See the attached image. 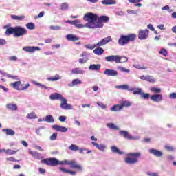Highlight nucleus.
Returning a JSON list of instances; mask_svg holds the SVG:
<instances>
[{
	"label": "nucleus",
	"mask_w": 176,
	"mask_h": 176,
	"mask_svg": "<svg viewBox=\"0 0 176 176\" xmlns=\"http://www.w3.org/2000/svg\"><path fill=\"white\" fill-rule=\"evenodd\" d=\"M135 68H137V69H146V66H144V65H137L135 66Z\"/></svg>",
	"instance_id": "57"
},
{
	"label": "nucleus",
	"mask_w": 176,
	"mask_h": 176,
	"mask_svg": "<svg viewBox=\"0 0 176 176\" xmlns=\"http://www.w3.org/2000/svg\"><path fill=\"white\" fill-rule=\"evenodd\" d=\"M111 151L113 153H118V155H123V152L120 151V150H119V148H118V147L113 146H111Z\"/></svg>",
	"instance_id": "36"
},
{
	"label": "nucleus",
	"mask_w": 176,
	"mask_h": 176,
	"mask_svg": "<svg viewBox=\"0 0 176 176\" xmlns=\"http://www.w3.org/2000/svg\"><path fill=\"white\" fill-rule=\"evenodd\" d=\"M41 163L50 166L51 167H56V166H71L72 168L79 170L82 171V166L77 164L75 161L63 160L59 161L57 158H46L41 160Z\"/></svg>",
	"instance_id": "1"
},
{
	"label": "nucleus",
	"mask_w": 176,
	"mask_h": 176,
	"mask_svg": "<svg viewBox=\"0 0 176 176\" xmlns=\"http://www.w3.org/2000/svg\"><path fill=\"white\" fill-rule=\"evenodd\" d=\"M6 160L8 162H18L17 160H16V159H14V157H12L7 158Z\"/></svg>",
	"instance_id": "64"
},
{
	"label": "nucleus",
	"mask_w": 176,
	"mask_h": 176,
	"mask_svg": "<svg viewBox=\"0 0 176 176\" xmlns=\"http://www.w3.org/2000/svg\"><path fill=\"white\" fill-rule=\"evenodd\" d=\"M85 47H86V49H89L91 50H93V49H96V47H98V45H97V44H87L85 45Z\"/></svg>",
	"instance_id": "40"
},
{
	"label": "nucleus",
	"mask_w": 176,
	"mask_h": 176,
	"mask_svg": "<svg viewBox=\"0 0 176 176\" xmlns=\"http://www.w3.org/2000/svg\"><path fill=\"white\" fill-rule=\"evenodd\" d=\"M92 145H94V146H96V148H97V149H98V151H101L102 152H104L105 151V148H107V146L104 144H98L96 142H93Z\"/></svg>",
	"instance_id": "20"
},
{
	"label": "nucleus",
	"mask_w": 176,
	"mask_h": 176,
	"mask_svg": "<svg viewBox=\"0 0 176 176\" xmlns=\"http://www.w3.org/2000/svg\"><path fill=\"white\" fill-rule=\"evenodd\" d=\"M56 131H60V133H65L68 131V129L65 126H60V125H53L52 126Z\"/></svg>",
	"instance_id": "17"
},
{
	"label": "nucleus",
	"mask_w": 176,
	"mask_h": 176,
	"mask_svg": "<svg viewBox=\"0 0 176 176\" xmlns=\"http://www.w3.org/2000/svg\"><path fill=\"white\" fill-rule=\"evenodd\" d=\"M102 5H116L115 0H103L102 1Z\"/></svg>",
	"instance_id": "34"
},
{
	"label": "nucleus",
	"mask_w": 176,
	"mask_h": 176,
	"mask_svg": "<svg viewBox=\"0 0 176 176\" xmlns=\"http://www.w3.org/2000/svg\"><path fill=\"white\" fill-rule=\"evenodd\" d=\"M51 141H55V140H57V133H54L50 138Z\"/></svg>",
	"instance_id": "54"
},
{
	"label": "nucleus",
	"mask_w": 176,
	"mask_h": 176,
	"mask_svg": "<svg viewBox=\"0 0 176 176\" xmlns=\"http://www.w3.org/2000/svg\"><path fill=\"white\" fill-rule=\"evenodd\" d=\"M126 12L129 14H137V10H127Z\"/></svg>",
	"instance_id": "58"
},
{
	"label": "nucleus",
	"mask_w": 176,
	"mask_h": 176,
	"mask_svg": "<svg viewBox=\"0 0 176 176\" xmlns=\"http://www.w3.org/2000/svg\"><path fill=\"white\" fill-rule=\"evenodd\" d=\"M117 89H121L122 90H130V88L129 87V85H122L117 86Z\"/></svg>",
	"instance_id": "44"
},
{
	"label": "nucleus",
	"mask_w": 176,
	"mask_h": 176,
	"mask_svg": "<svg viewBox=\"0 0 176 176\" xmlns=\"http://www.w3.org/2000/svg\"><path fill=\"white\" fill-rule=\"evenodd\" d=\"M107 127H109V129H111V130H119V127H118L113 123H109L107 124Z\"/></svg>",
	"instance_id": "39"
},
{
	"label": "nucleus",
	"mask_w": 176,
	"mask_h": 176,
	"mask_svg": "<svg viewBox=\"0 0 176 176\" xmlns=\"http://www.w3.org/2000/svg\"><path fill=\"white\" fill-rule=\"evenodd\" d=\"M34 83L36 85V86H39L40 87H41V89H48L47 87L38 82H34Z\"/></svg>",
	"instance_id": "55"
},
{
	"label": "nucleus",
	"mask_w": 176,
	"mask_h": 176,
	"mask_svg": "<svg viewBox=\"0 0 176 176\" xmlns=\"http://www.w3.org/2000/svg\"><path fill=\"white\" fill-rule=\"evenodd\" d=\"M72 74H73L74 75H82V74H84V71L80 69V68L77 67L72 70Z\"/></svg>",
	"instance_id": "28"
},
{
	"label": "nucleus",
	"mask_w": 176,
	"mask_h": 176,
	"mask_svg": "<svg viewBox=\"0 0 176 176\" xmlns=\"http://www.w3.org/2000/svg\"><path fill=\"white\" fill-rule=\"evenodd\" d=\"M144 0H128L129 3H140V2H142Z\"/></svg>",
	"instance_id": "56"
},
{
	"label": "nucleus",
	"mask_w": 176,
	"mask_h": 176,
	"mask_svg": "<svg viewBox=\"0 0 176 176\" xmlns=\"http://www.w3.org/2000/svg\"><path fill=\"white\" fill-rule=\"evenodd\" d=\"M98 107H100V108H102V109H105L107 108V105H105L104 103L101 102H97Z\"/></svg>",
	"instance_id": "59"
},
{
	"label": "nucleus",
	"mask_w": 176,
	"mask_h": 176,
	"mask_svg": "<svg viewBox=\"0 0 176 176\" xmlns=\"http://www.w3.org/2000/svg\"><path fill=\"white\" fill-rule=\"evenodd\" d=\"M59 120L60 122H65V120H67V117L61 116L59 117Z\"/></svg>",
	"instance_id": "63"
},
{
	"label": "nucleus",
	"mask_w": 176,
	"mask_h": 176,
	"mask_svg": "<svg viewBox=\"0 0 176 176\" xmlns=\"http://www.w3.org/2000/svg\"><path fill=\"white\" fill-rule=\"evenodd\" d=\"M76 85H82V80L79 78H76L72 80V84H69V86L70 87H74V86H76Z\"/></svg>",
	"instance_id": "29"
},
{
	"label": "nucleus",
	"mask_w": 176,
	"mask_h": 176,
	"mask_svg": "<svg viewBox=\"0 0 176 176\" xmlns=\"http://www.w3.org/2000/svg\"><path fill=\"white\" fill-rule=\"evenodd\" d=\"M43 122H47V123H53L54 122V118H53V116L48 115L45 118L43 119Z\"/></svg>",
	"instance_id": "30"
},
{
	"label": "nucleus",
	"mask_w": 176,
	"mask_h": 176,
	"mask_svg": "<svg viewBox=\"0 0 176 176\" xmlns=\"http://www.w3.org/2000/svg\"><path fill=\"white\" fill-rule=\"evenodd\" d=\"M122 109H123L122 104H115L110 109V111L111 112H118V111H122Z\"/></svg>",
	"instance_id": "23"
},
{
	"label": "nucleus",
	"mask_w": 176,
	"mask_h": 176,
	"mask_svg": "<svg viewBox=\"0 0 176 176\" xmlns=\"http://www.w3.org/2000/svg\"><path fill=\"white\" fill-rule=\"evenodd\" d=\"M23 50H24V52H27L28 53H34V52H38L39 50H41V48H39L38 47L26 46L23 48Z\"/></svg>",
	"instance_id": "14"
},
{
	"label": "nucleus",
	"mask_w": 176,
	"mask_h": 176,
	"mask_svg": "<svg viewBox=\"0 0 176 176\" xmlns=\"http://www.w3.org/2000/svg\"><path fill=\"white\" fill-rule=\"evenodd\" d=\"M11 87H13L15 90H27L30 87V83H27L26 85H23L21 84V81H16L14 82L10 83V85Z\"/></svg>",
	"instance_id": "7"
},
{
	"label": "nucleus",
	"mask_w": 176,
	"mask_h": 176,
	"mask_svg": "<svg viewBox=\"0 0 176 176\" xmlns=\"http://www.w3.org/2000/svg\"><path fill=\"white\" fill-rule=\"evenodd\" d=\"M129 91H133V94L135 95H140L142 93V89L141 88H131L129 89Z\"/></svg>",
	"instance_id": "24"
},
{
	"label": "nucleus",
	"mask_w": 176,
	"mask_h": 176,
	"mask_svg": "<svg viewBox=\"0 0 176 176\" xmlns=\"http://www.w3.org/2000/svg\"><path fill=\"white\" fill-rule=\"evenodd\" d=\"M100 68H101V65L93 64L89 66V69H90V71H98Z\"/></svg>",
	"instance_id": "32"
},
{
	"label": "nucleus",
	"mask_w": 176,
	"mask_h": 176,
	"mask_svg": "<svg viewBox=\"0 0 176 176\" xmlns=\"http://www.w3.org/2000/svg\"><path fill=\"white\" fill-rule=\"evenodd\" d=\"M146 80L147 82H150V83H155V82H156V80L155 78H152L151 76H146Z\"/></svg>",
	"instance_id": "46"
},
{
	"label": "nucleus",
	"mask_w": 176,
	"mask_h": 176,
	"mask_svg": "<svg viewBox=\"0 0 176 176\" xmlns=\"http://www.w3.org/2000/svg\"><path fill=\"white\" fill-rule=\"evenodd\" d=\"M159 54H162V56H164V57H167V54H168V53L167 52V50L162 48L159 51Z\"/></svg>",
	"instance_id": "42"
},
{
	"label": "nucleus",
	"mask_w": 176,
	"mask_h": 176,
	"mask_svg": "<svg viewBox=\"0 0 176 176\" xmlns=\"http://www.w3.org/2000/svg\"><path fill=\"white\" fill-rule=\"evenodd\" d=\"M104 75H107V76H118V71L114 69H107L104 72Z\"/></svg>",
	"instance_id": "15"
},
{
	"label": "nucleus",
	"mask_w": 176,
	"mask_h": 176,
	"mask_svg": "<svg viewBox=\"0 0 176 176\" xmlns=\"http://www.w3.org/2000/svg\"><path fill=\"white\" fill-rule=\"evenodd\" d=\"M131 102H129V101H124L121 103V107L122 108H124V107H131Z\"/></svg>",
	"instance_id": "45"
},
{
	"label": "nucleus",
	"mask_w": 176,
	"mask_h": 176,
	"mask_svg": "<svg viewBox=\"0 0 176 176\" xmlns=\"http://www.w3.org/2000/svg\"><path fill=\"white\" fill-rule=\"evenodd\" d=\"M127 157L124 159L126 164H135L138 163V159L141 157V153H129L127 154Z\"/></svg>",
	"instance_id": "5"
},
{
	"label": "nucleus",
	"mask_w": 176,
	"mask_h": 176,
	"mask_svg": "<svg viewBox=\"0 0 176 176\" xmlns=\"http://www.w3.org/2000/svg\"><path fill=\"white\" fill-rule=\"evenodd\" d=\"M7 78H10L11 79H13L14 80H19V78L17 77V76H13L11 74H7L6 75Z\"/></svg>",
	"instance_id": "52"
},
{
	"label": "nucleus",
	"mask_w": 176,
	"mask_h": 176,
	"mask_svg": "<svg viewBox=\"0 0 176 176\" xmlns=\"http://www.w3.org/2000/svg\"><path fill=\"white\" fill-rule=\"evenodd\" d=\"M68 9V3H63L60 5V10H67Z\"/></svg>",
	"instance_id": "49"
},
{
	"label": "nucleus",
	"mask_w": 176,
	"mask_h": 176,
	"mask_svg": "<svg viewBox=\"0 0 176 176\" xmlns=\"http://www.w3.org/2000/svg\"><path fill=\"white\" fill-rule=\"evenodd\" d=\"M69 149L70 151H73L74 152H76L77 151H79V147L75 144H71L69 146Z\"/></svg>",
	"instance_id": "41"
},
{
	"label": "nucleus",
	"mask_w": 176,
	"mask_h": 176,
	"mask_svg": "<svg viewBox=\"0 0 176 176\" xmlns=\"http://www.w3.org/2000/svg\"><path fill=\"white\" fill-rule=\"evenodd\" d=\"M60 108H62V109H65V110H69V109H72V106L68 103H67V99H65V98H63L61 100H60Z\"/></svg>",
	"instance_id": "12"
},
{
	"label": "nucleus",
	"mask_w": 176,
	"mask_h": 176,
	"mask_svg": "<svg viewBox=\"0 0 176 176\" xmlns=\"http://www.w3.org/2000/svg\"><path fill=\"white\" fill-rule=\"evenodd\" d=\"M164 148L168 152H173V151H174V147H173L170 145H165Z\"/></svg>",
	"instance_id": "51"
},
{
	"label": "nucleus",
	"mask_w": 176,
	"mask_h": 176,
	"mask_svg": "<svg viewBox=\"0 0 176 176\" xmlns=\"http://www.w3.org/2000/svg\"><path fill=\"white\" fill-rule=\"evenodd\" d=\"M169 98H171L172 100H176V93H171L169 95Z\"/></svg>",
	"instance_id": "60"
},
{
	"label": "nucleus",
	"mask_w": 176,
	"mask_h": 176,
	"mask_svg": "<svg viewBox=\"0 0 176 176\" xmlns=\"http://www.w3.org/2000/svg\"><path fill=\"white\" fill-rule=\"evenodd\" d=\"M72 24L73 25H76L77 28H85V27H86L85 25H82V23H80V21L79 20L73 21Z\"/></svg>",
	"instance_id": "25"
},
{
	"label": "nucleus",
	"mask_w": 176,
	"mask_h": 176,
	"mask_svg": "<svg viewBox=\"0 0 176 176\" xmlns=\"http://www.w3.org/2000/svg\"><path fill=\"white\" fill-rule=\"evenodd\" d=\"M66 39L72 42H75L76 41H79V37L75 36V34H67L66 35Z\"/></svg>",
	"instance_id": "21"
},
{
	"label": "nucleus",
	"mask_w": 176,
	"mask_h": 176,
	"mask_svg": "<svg viewBox=\"0 0 176 176\" xmlns=\"http://www.w3.org/2000/svg\"><path fill=\"white\" fill-rule=\"evenodd\" d=\"M10 17L12 19V20H16L17 21H21V20H24V19H25V16L24 15H11Z\"/></svg>",
	"instance_id": "31"
},
{
	"label": "nucleus",
	"mask_w": 176,
	"mask_h": 176,
	"mask_svg": "<svg viewBox=\"0 0 176 176\" xmlns=\"http://www.w3.org/2000/svg\"><path fill=\"white\" fill-rule=\"evenodd\" d=\"M149 36V31L148 29L140 30L138 35V39L140 41H144L145 39H148Z\"/></svg>",
	"instance_id": "9"
},
{
	"label": "nucleus",
	"mask_w": 176,
	"mask_h": 176,
	"mask_svg": "<svg viewBox=\"0 0 176 176\" xmlns=\"http://www.w3.org/2000/svg\"><path fill=\"white\" fill-rule=\"evenodd\" d=\"M149 152L151 153V155L156 156V157H162V156H163V153L162 151L155 148L150 149Z\"/></svg>",
	"instance_id": "18"
},
{
	"label": "nucleus",
	"mask_w": 176,
	"mask_h": 176,
	"mask_svg": "<svg viewBox=\"0 0 176 176\" xmlns=\"http://www.w3.org/2000/svg\"><path fill=\"white\" fill-rule=\"evenodd\" d=\"M109 42H112V37L107 36L98 42L96 46H98V47H101V46L107 45V43H109Z\"/></svg>",
	"instance_id": "10"
},
{
	"label": "nucleus",
	"mask_w": 176,
	"mask_h": 176,
	"mask_svg": "<svg viewBox=\"0 0 176 176\" xmlns=\"http://www.w3.org/2000/svg\"><path fill=\"white\" fill-rule=\"evenodd\" d=\"M87 60H89V58H87V57H85V58H80L78 60V63L80 64H85V63H87Z\"/></svg>",
	"instance_id": "53"
},
{
	"label": "nucleus",
	"mask_w": 176,
	"mask_h": 176,
	"mask_svg": "<svg viewBox=\"0 0 176 176\" xmlns=\"http://www.w3.org/2000/svg\"><path fill=\"white\" fill-rule=\"evenodd\" d=\"M16 151H14V150H10V149H8V150H6V155H14V154H16Z\"/></svg>",
	"instance_id": "50"
},
{
	"label": "nucleus",
	"mask_w": 176,
	"mask_h": 176,
	"mask_svg": "<svg viewBox=\"0 0 176 176\" xmlns=\"http://www.w3.org/2000/svg\"><path fill=\"white\" fill-rule=\"evenodd\" d=\"M135 39H137V34L134 33L128 35H121L118 39V43L120 46H124L129 42H134Z\"/></svg>",
	"instance_id": "4"
},
{
	"label": "nucleus",
	"mask_w": 176,
	"mask_h": 176,
	"mask_svg": "<svg viewBox=\"0 0 176 176\" xmlns=\"http://www.w3.org/2000/svg\"><path fill=\"white\" fill-rule=\"evenodd\" d=\"M59 79H61V76H60L58 74H56L55 76L49 77L47 80H50V82H56V80H58Z\"/></svg>",
	"instance_id": "35"
},
{
	"label": "nucleus",
	"mask_w": 176,
	"mask_h": 176,
	"mask_svg": "<svg viewBox=\"0 0 176 176\" xmlns=\"http://www.w3.org/2000/svg\"><path fill=\"white\" fill-rule=\"evenodd\" d=\"M4 29L7 30L5 32V35L9 36V35H14V38H20V36H23V35H27V30L21 26L10 27L6 25L3 27Z\"/></svg>",
	"instance_id": "2"
},
{
	"label": "nucleus",
	"mask_w": 176,
	"mask_h": 176,
	"mask_svg": "<svg viewBox=\"0 0 176 176\" xmlns=\"http://www.w3.org/2000/svg\"><path fill=\"white\" fill-rule=\"evenodd\" d=\"M85 21H87L85 24L87 28H97V21L98 20V15L93 12H88L85 14L83 17Z\"/></svg>",
	"instance_id": "3"
},
{
	"label": "nucleus",
	"mask_w": 176,
	"mask_h": 176,
	"mask_svg": "<svg viewBox=\"0 0 176 176\" xmlns=\"http://www.w3.org/2000/svg\"><path fill=\"white\" fill-rule=\"evenodd\" d=\"M50 100H63L64 97H63V95L58 94V93H55L53 94H51L50 96Z\"/></svg>",
	"instance_id": "19"
},
{
	"label": "nucleus",
	"mask_w": 176,
	"mask_h": 176,
	"mask_svg": "<svg viewBox=\"0 0 176 176\" xmlns=\"http://www.w3.org/2000/svg\"><path fill=\"white\" fill-rule=\"evenodd\" d=\"M45 16V12L42 11L37 16H36V19H41V17H43Z\"/></svg>",
	"instance_id": "61"
},
{
	"label": "nucleus",
	"mask_w": 176,
	"mask_h": 176,
	"mask_svg": "<svg viewBox=\"0 0 176 176\" xmlns=\"http://www.w3.org/2000/svg\"><path fill=\"white\" fill-rule=\"evenodd\" d=\"M59 170L60 171H61V173H64L65 174H71V175H76V172L69 170L63 167H60Z\"/></svg>",
	"instance_id": "22"
},
{
	"label": "nucleus",
	"mask_w": 176,
	"mask_h": 176,
	"mask_svg": "<svg viewBox=\"0 0 176 176\" xmlns=\"http://www.w3.org/2000/svg\"><path fill=\"white\" fill-rule=\"evenodd\" d=\"M109 21V17L107 16H100L98 18L96 28H102L104 27V23H108Z\"/></svg>",
	"instance_id": "8"
},
{
	"label": "nucleus",
	"mask_w": 176,
	"mask_h": 176,
	"mask_svg": "<svg viewBox=\"0 0 176 176\" xmlns=\"http://www.w3.org/2000/svg\"><path fill=\"white\" fill-rule=\"evenodd\" d=\"M150 99L151 101H153V102H161V101H163V95L155 94L150 97Z\"/></svg>",
	"instance_id": "11"
},
{
	"label": "nucleus",
	"mask_w": 176,
	"mask_h": 176,
	"mask_svg": "<svg viewBox=\"0 0 176 176\" xmlns=\"http://www.w3.org/2000/svg\"><path fill=\"white\" fill-rule=\"evenodd\" d=\"M3 133H6V135H14V134H16V132H14V131L9 129H3Z\"/></svg>",
	"instance_id": "33"
},
{
	"label": "nucleus",
	"mask_w": 176,
	"mask_h": 176,
	"mask_svg": "<svg viewBox=\"0 0 176 176\" xmlns=\"http://www.w3.org/2000/svg\"><path fill=\"white\" fill-rule=\"evenodd\" d=\"M26 118L28 119H38V116L35 113V112L30 113L27 115Z\"/></svg>",
	"instance_id": "38"
},
{
	"label": "nucleus",
	"mask_w": 176,
	"mask_h": 176,
	"mask_svg": "<svg viewBox=\"0 0 176 176\" xmlns=\"http://www.w3.org/2000/svg\"><path fill=\"white\" fill-rule=\"evenodd\" d=\"M151 91L154 93V94H160L159 93H162V89L153 87L151 88Z\"/></svg>",
	"instance_id": "37"
},
{
	"label": "nucleus",
	"mask_w": 176,
	"mask_h": 176,
	"mask_svg": "<svg viewBox=\"0 0 176 176\" xmlns=\"http://www.w3.org/2000/svg\"><path fill=\"white\" fill-rule=\"evenodd\" d=\"M120 135H121V137H124V138H126V140H135V138H134V136L130 135V133H129V131H120L119 132Z\"/></svg>",
	"instance_id": "13"
},
{
	"label": "nucleus",
	"mask_w": 176,
	"mask_h": 176,
	"mask_svg": "<svg viewBox=\"0 0 176 176\" xmlns=\"http://www.w3.org/2000/svg\"><path fill=\"white\" fill-rule=\"evenodd\" d=\"M118 69H120V71L122 72H125L126 74L130 73V69H126V67H119Z\"/></svg>",
	"instance_id": "48"
},
{
	"label": "nucleus",
	"mask_w": 176,
	"mask_h": 176,
	"mask_svg": "<svg viewBox=\"0 0 176 176\" xmlns=\"http://www.w3.org/2000/svg\"><path fill=\"white\" fill-rule=\"evenodd\" d=\"M29 153H30V155H32L34 159H36L37 160H42V159H43L42 154H41L36 151H29Z\"/></svg>",
	"instance_id": "16"
},
{
	"label": "nucleus",
	"mask_w": 176,
	"mask_h": 176,
	"mask_svg": "<svg viewBox=\"0 0 176 176\" xmlns=\"http://www.w3.org/2000/svg\"><path fill=\"white\" fill-rule=\"evenodd\" d=\"M105 60L109 63H116V64L119 63H126L127 61L126 56H120L119 55H111L106 56Z\"/></svg>",
	"instance_id": "6"
},
{
	"label": "nucleus",
	"mask_w": 176,
	"mask_h": 176,
	"mask_svg": "<svg viewBox=\"0 0 176 176\" xmlns=\"http://www.w3.org/2000/svg\"><path fill=\"white\" fill-rule=\"evenodd\" d=\"M7 109H9L10 111H17L18 107L16 104H12V103H8L6 104Z\"/></svg>",
	"instance_id": "26"
},
{
	"label": "nucleus",
	"mask_w": 176,
	"mask_h": 176,
	"mask_svg": "<svg viewBox=\"0 0 176 176\" xmlns=\"http://www.w3.org/2000/svg\"><path fill=\"white\" fill-rule=\"evenodd\" d=\"M3 45H6V40L0 38V46H3Z\"/></svg>",
	"instance_id": "62"
},
{
	"label": "nucleus",
	"mask_w": 176,
	"mask_h": 176,
	"mask_svg": "<svg viewBox=\"0 0 176 176\" xmlns=\"http://www.w3.org/2000/svg\"><path fill=\"white\" fill-rule=\"evenodd\" d=\"M93 52L94 54H96V56H101V54H104V49L100 47L96 48Z\"/></svg>",
	"instance_id": "27"
},
{
	"label": "nucleus",
	"mask_w": 176,
	"mask_h": 176,
	"mask_svg": "<svg viewBox=\"0 0 176 176\" xmlns=\"http://www.w3.org/2000/svg\"><path fill=\"white\" fill-rule=\"evenodd\" d=\"M26 28L28 30H35V24L32 22L28 23L26 24Z\"/></svg>",
	"instance_id": "43"
},
{
	"label": "nucleus",
	"mask_w": 176,
	"mask_h": 176,
	"mask_svg": "<svg viewBox=\"0 0 176 176\" xmlns=\"http://www.w3.org/2000/svg\"><path fill=\"white\" fill-rule=\"evenodd\" d=\"M141 98H144V100H148L150 97L149 94H145L142 92V94H140Z\"/></svg>",
	"instance_id": "47"
}]
</instances>
